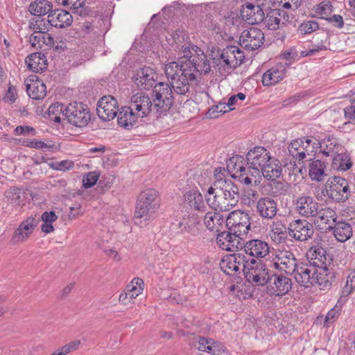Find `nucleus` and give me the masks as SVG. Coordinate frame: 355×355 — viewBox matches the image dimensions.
<instances>
[{
    "label": "nucleus",
    "instance_id": "47",
    "mask_svg": "<svg viewBox=\"0 0 355 355\" xmlns=\"http://www.w3.org/2000/svg\"><path fill=\"white\" fill-rule=\"evenodd\" d=\"M268 30H277L281 25V13L279 9H273L268 11L262 21Z\"/></svg>",
    "mask_w": 355,
    "mask_h": 355
},
{
    "label": "nucleus",
    "instance_id": "35",
    "mask_svg": "<svg viewBox=\"0 0 355 355\" xmlns=\"http://www.w3.org/2000/svg\"><path fill=\"white\" fill-rule=\"evenodd\" d=\"M117 114L118 124L125 129L132 128L138 119L129 106L122 107Z\"/></svg>",
    "mask_w": 355,
    "mask_h": 355
},
{
    "label": "nucleus",
    "instance_id": "57",
    "mask_svg": "<svg viewBox=\"0 0 355 355\" xmlns=\"http://www.w3.org/2000/svg\"><path fill=\"white\" fill-rule=\"evenodd\" d=\"M104 254L115 263L122 261V256L115 248H107L103 250Z\"/></svg>",
    "mask_w": 355,
    "mask_h": 355
},
{
    "label": "nucleus",
    "instance_id": "1",
    "mask_svg": "<svg viewBox=\"0 0 355 355\" xmlns=\"http://www.w3.org/2000/svg\"><path fill=\"white\" fill-rule=\"evenodd\" d=\"M197 46H185L181 49L178 61H172L165 64V74L175 92L185 95L191 86L197 81L196 66L193 60L197 57Z\"/></svg>",
    "mask_w": 355,
    "mask_h": 355
},
{
    "label": "nucleus",
    "instance_id": "6",
    "mask_svg": "<svg viewBox=\"0 0 355 355\" xmlns=\"http://www.w3.org/2000/svg\"><path fill=\"white\" fill-rule=\"evenodd\" d=\"M318 140L307 137H300L292 140L288 145L291 156L298 161L315 156L318 151Z\"/></svg>",
    "mask_w": 355,
    "mask_h": 355
},
{
    "label": "nucleus",
    "instance_id": "42",
    "mask_svg": "<svg viewBox=\"0 0 355 355\" xmlns=\"http://www.w3.org/2000/svg\"><path fill=\"white\" fill-rule=\"evenodd\" d=\"M58 216L53 211H46L40 216V229L45 234H52L55 232L53 223L58 220Z\"/></svg>",
    "mask_w": 355,
    "mask_h": 355
},
{
    "label": "nucleus",
    "instance_id": "16",
    "mask_svg": "<svg viewBox=\"0 0 355 355\" xmlns=\"http://www.w3.org/2000/svg\"><path fill=\"white\" fill-rule=\"evenodd\" d=\"M156 73L150 67L140 68L136 71L132 80L136 87L141 90H148L156 82Z\"/></svg>",
    "mask_w": 355,
    "mask_h": 355
},
{
    "label": "nucleus",
    "instance_id": "37",
    "mask_svg": "<svg viewBox=\"0 0 355 355\" xmlns=\"http://www.w3.org/2000/svg\"><path fill=\"white\" fill-rule=\"evenodd\" d=\"M291 280L284 276L275 277L273 282L269 286V291L275 295H283L291 288Z\"/></svg>",
    "mask_w": 355,
    "mask_h": 355
},
{
    "label": "nucleus",
    "instance_id": "62",
    "mask_svg": "<svg viewBox=\"0 0 355 355\" xmlns=\"http://www.w3.org/2000/svg\"><path fill=\"white\" fill-rule=\"evenodd\" d=\"M35 129L28 125H19L15 129V134L18 136L35 135Z\"/></svg>",
    "mask_w": 355,
    "mask_h": 355
},
{
    "label": "nucleus",
    "instance_id": "23",
    "mask_svg": "<svg viewBox=\"0 0 355 355\" xmlns=\"http://www.w3.org/2000/svg\"><path fill=\"white\" fill-rule=\"evenodd\" d=\"M25 84L28 95L33 99L41 100L46 95V87L44 82L36 76H30Z\"/></svg>",
    "mask_w": 355,
    "mask_h": 355
},
{
    "label": "nucleus",
    "instance_id": "61",
    "mask_svg": "<svg viewBox=\"0 0 355 355\" xmlns=\"http://www.w3.org/2000/svg\"><path fill=\"white\" fill-rule=\"evenodd\" d=\"M18 97L16 88L12 85H9L7 92L3 97V101L12 104L15 103Z\"/></svg>",
    "mask_w": 355,
    "mask_h": 355
},
{
    "label": "nucleus",
    "instance_id": "12",
    "mask_svg": "<svg viewBox=\"0 0 355 355\" xmlns=\"http://www.w3.org/2000/svg\"><path fill=\"white\" fill-rule=\"evenodd\" d=\"M90 119V112L83 104L75 103L68 105L67 123L76 127L83 128L87 125Z\"/></svg>",
    "mask_w": 355,
    "mask_h": 355
},
{
    "label": "nucleus",
    "instance_id": "4",
    "mask_svg": "<svg viewBox=\"0 0 355 355\" xmlns=\"http://www.w3.org/2000/svg\"><path fill=\"white\" fill-rule=\"evenodd\" d=\"M190 189L182 196V207L185 211L202 214L206 210L204 197L199 189L206 185V179L200 175L194 176L190 180Z\"/></svg>",
    "mask_w": 355,
    "mask_h": 355
},
{
    "label": "nucleus",
    "instance_id": "26",
    "mask_svg": "<svg viewBox=\"0 0 355 355\" xmlns=\"http://www.w3.org/2000/svg\"><path fill=\"white\" fill-rule=\"evenodd\" d=\"M263 9L258 5L247 3L241 10L242 19L250 24H256L263 19Z\"/></svg>",
    "mask_w": 355,
    "mask_h": 355
},
{
    "label": "nucleus",
    "instance_id": "48",
    "mask_svg": "<svg viewBox=\"0 0 355 355\" xmlns=\"http://www.w3.org/2000/svg\"><path fill=\"white\" fill-rule=\"evenodd\" d=\"M53 6L46 0H36L29 6V11L33 15H45L52 10Z\"/></svg>",
    "mask_w": 355,
    "mask_h": 355
},
{
    "label": "nucleus",
    "instance_id": "53",
    "mask_svg": "<svg viewBox=\"0 0 355 355\" xmlns=\"http://www.w3.org/2000/svg\"><path fill=\"white\" fill-rule=\"evenodd\" d=\"M42 48L54 49L55 50L64 49L65 48L64 43L60 42L58 43L54 37L49 33L42 31Z\"/></svg>",
    "mask_w": 355,
    "mask_h": 355
},
{
    "label": "nucleus",
    "instance_id": "17",
    "mask_svg": "<svg viewBox=\"0 0 355 355\" xmlns=\"http://www.w3.org/2000/svg\"><path fill=\"white\" fill-rule=\"evenodd\" d=\"M244 255L241 254H231L225 256L220 262L221 270L226 274L232 275L244 270L245 266Z\"/></svg>",
    "mask_w": 355,
    "mask_h": 355
},
{
    "label": "nucleus",
    "instance_id": "63",
    "mask_svg": "<svg viewBox=\"0 0 355 355\" xmlns=\"http://www.w3.org/2000/svg\"><path fill=\"white\" fill-rule=\"evenodd\" d=\"M24 146L36 149H43L47 147L44 141L37 139L28 140L23 142Z\"/></svg>",
    "mask_w": 355,
    "mask_h": 355
},
{
    "label": "nucleus",
    "instance_id": "41",
    "mask_svg": "<svg viewBox=\"0 0 355 355\" xmlns=\"http://www.w3.org/2000/svg\"><path fill=\"white\" fill-rule=\"evenodd\" d=\"M67 112L68 105L58 103L52 104L47 110L49 118L58 123H64L67 122Z\"/></svg>",
    "mask_w": 355,
    "mask_h": 355
},
{
    "label": "nucleus",
    "instance_id": "33",
    "mask_svg": "<svg viewBox=\"0 0 355 355\" xmlns=\"http://www.w3.org/2000/svg\"><path fill=\"white\" fill-rule=\"evenodd\" d=\"M48 21L53 26L63 28L70 26L73 21V18L69 12L58 10L48 15Z\"/></svg>",
    "mask_w": 355,
    "mask_h": 355
},
{
    "label": "nucleus",
    "instance_id": "59",
    "mask_svg": "<svg viewBox=\"0 0 355 355\" xmlns=\"http://www.w3.org/2000/svg\"><path fill=\"white\" fill-rule=\"evenodd\" d=\"M42 31L33 32L30 37L29 42L31 45L35 49H42Z\"/></svg>",
    "mask_w": 355,
    "mask_h": 355
},
{
    "label": "nucleus",
    "instance_id": "30",
    "mask_svg": "<svg viewBox=\"0 0 355 355\" xmlns=\"http://www.w3.org/2000/svg\"><path fill=\"white\" fill-rule=\"evenodd\" d=\"M245 252L254 257L263 258L269 253V247L267 243L259 239L248 241L244 245Z\"/></svg>",
    "mask_w": 355,
    "mask_h": 355
},
{
    "label": "nucleus",
    "instance_id": "40",
    "mask_svg": "<svg viewBox=\"0 0 355 355\" xmlns=\"http://www.w3.org/2000/svg\"><path fill=\"white\" fill-rule=\"evenodd\" d=\"M326 164L320 159H312L309 164V176L312 181L321 182L326 176Z\"/></svg>",
    "mask_w": 355,
    "mask_h": 355
},
{
    "label": "nucleus",
    "instance_id": "36",
    "mask_svg": "<svg viewBox=\"0 0 355 355\" xmlns=\"http://www.w3.org/2000/svg\"><path fill=\"white\" fill-rule=\"evenodd\" d=\"M248 167L245 166L242 178L239 181L245 185H256L259 184L261 180V174L258 167L252 166L250 162H248Z\"/></svg>",
    "mask_w": 355,
    "mask_h": 355
},
{
    "label": "nucleus",
    "instance_id": "13",
    "mask_svg": "<svg viewBox=\"0 0 355 355\" xmlns=\"http://www.w3.org/2000/svg\"><path fill=\"white\" fill-rule=\"evenodd\" d=\"M226 225L233 234L239 236L245 234L250 228L248 215L241 210L234 211L227 217Z\"/></svg>",
    "mask_w": 355,
    "mask_h": 355
},
{
    "label": "nucleus",
    "instance_id": "45",
    "mask_svg": "<svg viewBox=\"0 0 355 355\" xmlns=\"http://www.w3.org/2000/svg\"><path fill=\"white\" fill-rule=\"evenodd\" d=\"M4 196L14 207H19L24 204L25 192L21 189L11 188L5 192Z\"/></svg>",
    "mask_w": 355,
    "mask_h": 355
},
{
    "label": "nucleus",
    "instance_id": "21",
    "mask_svg": "<svg viewBox=\"0 0 355 355\" xmlns=\"http://www.w3.org/2000/svg\"><path fill=\"white\" fill-rule=\"evenodd\" d=\"M263 39V33L260 29L251 28L243 31L240 42L246 49L254 50L262 45Z\"/></svg>",
    "mask_w": 355,
    "mask_h": 355
},
{
    "label": "nucleus",
    "instance_id": "38",
    "mask_svg": "<svg viewBox=\"0 0 355 355\" xmlns=\"http://www.w3.org/2000/svg\"><path fill=\"white\" fill-rule=\"evenodd\" d=\"M245 166V162L243 157L236 155L229 159L227 164V170L232 178L239 180L242 178Z\"/></svg>",
    "mask_w": 355,
    "mask_h": 355
},
{
    "label": "nucleus",
    "instance_id": "18",
    "mask_svg": "<svg viewBox=\"0 0 355 355\" xmlns=\"http://www.w3.org/2000/svg\"><path fill=\"white\" fill-rule=\"evenodd\" d=\"M286 73V66L284 64L277 63L262 74L261 83L264 87L275 86L284 78Z\"/></svg>",
    "mask_w": 355,
    "mask_h": 355
},
{
    "label": "nucleus",
    "instance_id": "44",
    "mask_svg": "<svg viewBox=\"0 0 355 355\" xmlns=\"http://www.w3.org/2000/svg\"><path fill=\"white\" fill-rule=\"evenodd\" d=\"M269 236L276 243H284L287 239V231L285 225L280 221L273 222Z\"/></svg>",
    "mask_w": 355,
    "mask_h": 355
},
{
    "label": "nucleus",
    "instance_id": "60",
    "mask_svg": "<svg viewBox=\"0 0 355 355\" xmlns=\"http://www.w3.org/2000/svg\"><path fill=\"white\" fill-rule=\"evenodd\" d=\"M318 28V24L314 21H306L301 24L298 28V31L301 34H308Z\"/></svg>",
    "mask_w": 355,
    "mask_h": 355
},
{
    "label": "nucleus",
    "instance_id": "24",
    "mask_svg": "<svg viewBox=\"0 0 355 355\" xmlns=\"http://www.w3.org/2000/svg\"><path fill=\"white\" fill-rule=\"evenodd\" d=\"M37 225L35 217L31 216L22 221L13 233L12 239L15 242L26 241Z\"/></svg>",
    "mask_w": 355,
    "mask_h": 355
},
{
    "label": "nucleus",
    "instance_id": "15",
    "mask_svg": "<svg viewBox=\"0 0 355 355\" xmlns=\"http://www.w3.org/2000/svg\"><path fill=\"white\" fill-rule=\"evenodd\" d=\"M129 107L138 118H144L151 113L153 102L148 95L137 93L130 98Z\"/></svg>",
    "mask_w": 355,
    "mask_h": 355
},
{
    "label": "nucleus",
    "instance_id": "14",
    "mask_svg": "<svg viewBox=\"0 0 355 355\" xmlns=\"http://www.w3.org/2000/svg\"><path fill=\"white\" fill-rule=\"evenodd\" d=\"M119 103L112 96H105L100 98L97 105V114L105 121L114 119L119 112Z\"/></svg>",
    "mask_w": 355,
    "mask_h": 355
},
{
    "label": "nucleus",
    "instance_id": "27",
    "mask_svg": "<svg viewBox=\"0 0 355 355\" xmlns=\"http://www.w3.org/2000/svg\"><path fill=\"white\" fill-rule=\"evenodd\" d=\"M216 242L221 249L226 251L234 252L241 246L240 236L230 231L218 234Z\"/></svg>",
    "mask_w": 355,
    "mask_h": 355
},
{
    "label": "nucleus",
    "instance_id": "10",
    "mask_svg": "<svg viewBox=\"0 0 355 355\" xmlns=\"http://www.w3.org/2000/svg\"><path fill=\"white\" fill-rule=\"evenodd\" d=\"M325 191L327 196L332 200L337 202L345 201L349 196L347 182L341 177L330 178L326 182Z\"/></svg>",
    "mask_w": 355,
    "mask_h": 355
},
{
    "label": "nucleus",
    "instance_id": "39",
    "mask_svg": "<svg viewBox=\"0 0 355 355\" xmlns=\"http://www.w3.org/2000/svg\"><path fill=\"white\" fill-rule=\"evenodd\" d=\"M27 68L33 72L42 71L46 68L47 60L46 56L41 53H34L31 54L26 59Z\"/></svg>",
    "mask_w": 355,
    "mask_h": 355
},
{
    "label": "nucleus",
    "instance_id": "28",
    "mask_svg": "<svg viewBox=\"0 0 355 355\" xmlns=\"http://www.w3.org/2000/svg\"><path fill=\"white\" fill-rule=\"evenodd\" d=\"M313 265H302L295 267L293 273L295 282L306 288L313 286Z\"/></svg>",
    "mask_w": 355,
    "mask_h": 355
},
{
    "label": "nucleus",
    "instance_id": "9",
    "mask_svg": "<svg viewBox=\"0 0 355 355\" xmlns=\"http://www.w3.org/2000/svg\"><path fill=\"white\" fill-rule=\"evenodd\" d=\"M243 272L247 280L256 286L266 284L270 278L268 270L266 266L254 259L245 261Z\"/></svg>",
    "mask_w": 355,
    "mask_h": 355
},
{
    "label": "nucleus",
    "instance_id": "25",
    "mask_svg": "<svg viewBox=\"0 0 355 355\" xmlns=\"http://www.w3.org/2000/svg\"><path fill=\"white\" fill-rule=\"evenodd\" d=\"M313 286L317 284L321 288H327L331 285L334 274L327 265H313Z\"/></svg>",
    "mask_w": 355,
    "mask_h": 355
},
{
    "label": "nucleus",
    "instance_id": "55",
    "mask_svg": "<svg viewBox=\"0 0 355 355\" xmlns=\"http://www.w3.org/2000/svg\"><path fill=\"white\" fill-rule=\"evenodd\" d=\"M48 166L53 170L65 172L73 168L74 163L69 159H64L60 162H51Z\"/></svg>",
    "mask_w": 355,
    "mask_h": 355
},
{
    "label": "nucleus",
    "instance_id": "58",
    "mask_svg": "<svg viewBox=\"0 0 355 355\" xmlns=\"http://www.w3.org/2000/svg\"><path fill=\"white\" fill-rule=\"evenodd\" d=\"M62 6L68 7L70 9L78 12L79 9H82L85 5V0H60Z\"/></svg>",
    "mask_w": 355,
    "mask_h": 355
},
{
    "label": "nucleus",
    "instance_id": "34",
    "mask_svg": "<svg viewBox=\"0 0 355 355\" xmlns=\"http://www.w3.org/2000/svg\"><path fill=\"white\" fill-rule=\"evenodd\" d=\"M201 215L202 214L198 213L185 211V209H184L182 217L178 222V227L182 232H189L191 230L199 223Z\"/></svg>",
    "mask_w": 355,
    "mask_h": 355
},
{
    "label": "nucleus",
    "instance_id": "46",
    "mask_svg": "<svg viewBox=\"0 0 355 355\" xmlns=\"http://www.w3.org/2000/svg\"><path fill=\"white\" fill-rule=\"evenodd\" d=\"M204 223L209 230L218 232L223 225V218L218 212L209 211L206 213L204 217Z\"/></svg>",
    "mask_w": 355,
    "mask_h": 355
},
{
    "label": "nucleus",
    "instance_id": "64",
    "mask_svg": "<svg viewBox=\"0 0 355 355\" xmlns=\"http://www.w3.org/2000/svg\"><path fill=\"white\" fill-rule=\"evenodd\" d=\"M212 355H230V353L223 345L214 341V345L212 349Z\"/></svg>",
    "mask_w": 355,
    "mask_h": 355
},
{
    "label": "nucleus",
    "instance_id": "2",
    "mask_svg": "<svg viewBox=\"0 0 355 355\" xmlns=\"http://www.w3.org/2000/svg\"><path fill=\"white\" fill-rule=\"evenodd\" d=\"M225 169L216 170V180L205 194L207 205L216 211H225L234 207L239 199L237 187L230 180L221 178Z\"/></svg>",
    "mask_w": 355,
    "mask_h": 355
},
{
    "label": "nucleus",
    "instance_id": "11",
    "mask_svg": "<svg viewBox=\"0 0 355 355\" xmlns=\"http://www.w3.org/2000/svg\"><path fill=\"white\" fill-rule=\"evenodd\" d=\"M154 103L155 107L160 112H164L173 105V92L168 83L160 82L154 87Z\"/></svg>",
    "mask_w": 355,
    "mask_h": 355
},
{
    "label": "nucleus",
    "instance_id": "29",
    "mask_svg": "<svg viewBox=\"0 0 355 355\" xmlns=\"http://www.w3.org/2000/svg\"><path fill=\"white\" fill-rule=\"evenodd\" d=\"M315 223L320 229L332 230L337 218L336 213L331 208L326 207L318 211Z\"/></svg>",
    "mask_w": 355,
    "mask_h": 355
},
{
    "label": "nucleus",
    "instance_id": "22",
    "mask_svg": "<svg viewBox=\"0 0 355 355\" xmlns=\"http://www.w3.org/2000/svg\"><path fill=\"white\" fill-rule=\"evenodd\" d=\"M297 212L305 217L316 216L319 210V205L311 196H301L295 202Z\"/></svg>",
    "mask_w": 355,
    "mask_h": 355
},
{
    "label": "nucleus",
    "instance_id": "49",
    "mask_svg": "<svg viewBox=\"0 0 355 355\" xmlns=\"http://www.w3.org/2000/svg\"><path fill=\"white\" fill-rule=\"evenodd\" d=\"M332 159V166L338 171H345L352 166V162L349 155L343 152V150L334 155Z\"/></svg>",
    "mask_w": 355,
    "mask_h": 355
},
{
    "label": "nucleus",
    "instance_id": "52",
    "mask_svg": "<svg viewBox=\"0 0 355 355\" xmlns=\"http://www.w3.org/2000/svg\"><path fill=\"white\" fill-rule=\"evenodd\" d=\"M309 256L313 261L311 265L325 266L327 257L325 256V251L322 248H311L309 251Z\"/></svg>",
    "mask_w": 355,
    "mask_h": 355
},
{
    "label": "nucleus",
    "instance_id": "8",
    "mask_svg": "<svg viewBox=\"0 0 355 355\" xmlns=\"http://www.w3.org/2000/svg\"><path fill=\"white\" fill-rule=\"evenodd\" d=\"M245 55L241 49L236 46H227L224 48L220 57L215 59V62L220 69H234L239 67L244 61Z\"/></svg>",
    "mask_w": 355,
    "mask_h": 355
},
{
    "label": "nucleus",
    "instance_id": "56",
    "mask_svg": "<svg viewBox=\"0 0 355 355\" xmlns=\"http://www.w3.org/2000/svg\"><path fill=\"white\" fill-rule=\"evenodd\" d=\"M100 174L96 171L89 172L83 177L82 184L84 188L89 189L94 186L99 179Z\"/></svg>",
    "mask_w": 355,
    "mask_h": 355
},
{
    "label": "nucleus",
    "instance_id": "3",
    "mask_svg": "<svg viewBox=\"0 0 355 355\" xmlns=\"http://www.w3.org/2000/svg\"><path fill=\"white\" fill-rule=\"evenodd\" d=\"M246 159L252 166L258 167L261 175L268 180H275L282 175L281 162L272 157L270 153L262 146L250 149L246 155Z\"/></svg>",
    "mask_w": 355,
    "mask_h": 355
},
{
    "label": "nucleus",
    "instance_id": "51",
    "mask_svg": "<svg viewBox=\"0 0 355 355\" xmlns=\"http://www.w3.org/2000/svg\"><path fill=\"white\" fill-rule=\"evenodd\" d=\"M313 10L315 17L327 19L333 12V7L329 1H323L316 5Z\"/></svg>",
    "mask_w": 355,
    "mask_h": 355
},
{
    "label": "nucleus",
    "instance_id": "31",
    "mask_svg": "<svg viewBox=\"0 0 355 355\" xmlns=\"http://www.w3.org/2000/svg\"><path fill=\"white\" fill-rule=\"evenodd\" d=\"M257 209L261 217L272 218L277 211V203L271 198H261L257 202Z\"/></svg>",
    "mask_w": 355,
    "mask_h": 355
},
{
    "label": "nucleus",
    "instance_id": "43",
    "mask_svg": "<svg viewBox=\"0 0 355 355\" xmlns=\"http://www.w3.org/2000/svg\"><path fill=\"white\" fill-rule=\"evenodd\" d=\"M335 238L340 242H345L350 239L352 235V228L349 224L345 221H340L333 227Z\"/></svg>",
    "mask_w": 355,
    "mask_h": 355
},
{
    "label": "nucleus",
    "instance_id": "19",
    "mask_svg": "<svg viewBox=\"0 0 355 355\" xmlns=\"http://www.w3.org/2000/svg\"><path fill=\"white\" fill-rule=\"evenodd\" d=\"M273 262L276 269L288 274L292 273L296 267L295 257L288 250L277 251Z\"/></svg>",
    "mask_w": 355,
    "mask_h": 355
},
{
    "label": "nucleus",
    "instance_id": "5",
    "mask_svg": "<svg viewBox=\"0 0 355 355\" xmlns=\"http://www.w3.org/2000/svg\"><path fill=\"white\" fill-rule=\"evenodd\" d=\"M159 192L155 188H146L138 194L136 200L135 217L149 218L160 207Z\"/></svg>",
    "mask_w": 355,
    "mask_h": 355
},
{
    "label": "nucleus",
    "instance_id": "20",
    "mask_svg": "<svg viewBox=\"0 0 355 355\" xmlns=\"http://www.w3.org/2000/svg\"><path fill=\"white\" fill-rule=\"evenodd\" d=\"M288 232L296 240L306 241L313 234V229L312 225L306 220L297 219L290 224Z\"/></svg>",
    "mask_w": 355,
    "mask_h": 355
},
{
    "label": "nucleus",
    "instance_id": "32",
    "mask_svg": "<svg viewBox=\"0 0 355 355\" xmlns=\"http://www.w3.org/2000/svg\"><path fill=\"white\" fill-rule=\"evenodd\" d=\"M318 149L326 157H333L336 153L343 150V146L338 139L335 137H327L321 141H318Z\"/></svg>",
    "mask_w": 355,
    "mask_h": 355
},
{
    "label": "nucleus",
    "instance_id": "54",
    "mask_svg": "<svg viewBox=\"0 0 355 355\" xmlns=\"http://www.w3.org/2000/svg\"><path fill=\"white\" fill-rule=\"evenodd\" d=\"M232 294L240 300H245L251 297V292L248 286L244 284L232 285L230 288Z\"/></svg>",
    "mask_w": 355,
    "mask_h": 355
},
{
    "label": "nucleus",
    "instance_id": "50",
    "mask_svg": "<svg viewBox=\"0 0 355 355\" xmlns=\"http://www.w3.org/2000/svg\"><path fill=\"white\" fill-rule=\"evenodd\" d=\"M197 57L193 60L196 66V71H198L202 73H208L211 71V66L207 55L202 50H198Z\"/></svg>",
    "mask_w": 355,
    "mask_h": 355
},
{
    "label": "nucleus",
    "instance_id": "7",
    "mask_svg": "<svg viewBox=\"0 0 355 355\" xmlns=\"http://www.w3.org/2000/svg\"><path fill=\"white\" fill-rule=\"evenodd\" d=\"M144 286L141 278L135 277L131 279L119 295V304L126 308L132 307L142 296Z\"/></svg>",
    "mask_w": 355,
    "mask_h": 355
}]
</instances>
